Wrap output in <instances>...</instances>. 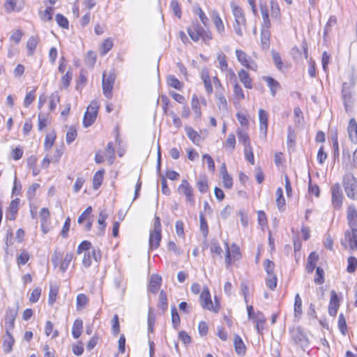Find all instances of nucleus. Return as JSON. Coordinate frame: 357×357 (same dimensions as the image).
<instances>
[{"label":"nucleus","instance_id":"nucleus-1","mask_svg":"<svg viewBox=\"0 0 357 357\" xmlns=\"http://www.w3.org/2000/svg\"><path fill=\"white\" fill-rule=\"evenodd\" d=\"M200 304L204 309L212 311L213 312H218L220 310V301L217 296L214 297L215 303H213L211 300V294L208 288L205 287L199 296Z\"/></svg>","mask_w":357,"mask_h":357},{"label":"nucleus","instance_id":"nucleus-2","mask_svg":"<svg viewBox=\"0 0 357 357\" xmlns=\"http://www.w3.org/2000/svg\"><path fill=\"white\" fill-rule=\"evenodd\" d=\"M73 258V254L72 252H67L63 259V255L56 250L52 257V262L54 268L59 267L61 273H65L68 268Z\"/></svg>","mask_w":357,"mask_h":357},{"label":"nucleus","instance_id":"nucleus-3","mask_svg":"<svg viewBox=\"0 0 357 357\" xmlns=\"http://www.w3.org/2000/svg\"><path fill=\"white\" fill-rule=\"evenodd\" d=\"M231 7L235 18V23L234 24V31L238 36H242L243 29L246 27V20L244 13L240 7L235 6L234 3L231 4Z\"/></svg>","mask_w":357,"mask_h":357},{"label":"nucleus","instance_id":"nucleus-4","mask_svg":"<svg viewBox=\"0 0 357 357\" xmlns=\"http://www.w3.org/2000/svg\"><path fill=\"white\" fill-rule=\"evenodd\" d=\"M344 191L347 197L351 199H357V179L352 174H347L342 181Z\"/></svg>","mask_w":357,"mask_h":357},{"label":"nucleus","instance_id":"nucleus-5","mask_svg":"<svg viewBox=\"0 0 357 357\" xmlns=\"http://www.w3.org/2000/svg\"><path fill=\"white\" fill-rule=\"evenodd\" d=\"M115 75L113 72H109L107 75L104 73L102 75V86L104 96L107 99L112 97V90L115 81Z\"/></svg>","mask_w":357,"mask_h":357},{"label":"nucleus","instance_id":"nucleus-6","mask_svg":"<svg viewBox=\"0 0 357 357\" xmlns=\"http://www.w3.org/2000/svg\"><path fill=\"white\" fill-rule=\"evenodd\" d=\"M178 191L181 195L185 197L186 201L190 203L191 206L195 205L194 190L190 183L183 179L181 183L178 187Z\"/></svg>","mask_w":357,"mask_h":357},{"label":"nucleus","instance_id":"nucleus-7","mask_svg":"<svg viewBox=\"0 0 357 357\" xmlns=\"http://www.w3.org/2000/svg\"><path fill=\"white\" fill-rule=\"evenodd\" d=\"M236 55L238 62L242 66L253 71L257 70V65L256 62L251 59V58L248 56L245 52L241 50H236Z\"/></svg>","mask_w":357,"mask_h":357},{"label":"nucleus","instance_id":"nucleus-8","mask_svg":"<svg viewBox=\"0 0 357 357\" xmlns=\"http://www.w3.org/2000/svg\"><path fill=\"white\" fill-rule=\"evenodd\" d=\"M225 245L226 248L225 263L228 266L231 264V259H239L241 257V254L240 252V248L236 244L233 243L231 245V248L229 247L227 243H225Z\"/></svg>","mask_w":357,"mask_h":357},{"label":"nucleus","instance_id":"nucleus-9","mask_svg":"<svg viewBox=\"0 0 357 357\" xmlns=\"http://www.w3.org/2000/svg\"><path fill=\"white\" fill-rule=\"evenodd\" d=\"M332 191V204L334 208L339 210L342 205L343 195L340 185L334 184L331 188Z\"/></svg>","mask_w":357,"mask_h":357},{"label":"nucleus","instance_id":"nucleus-10","mask_svg":"<svg viewBox=\"0 0 357 357\" xmlns=\"http://www.w3.org/2000/svg\"><path fill=\"white\" fill-rule=\"evenodd\" d=\"M18 305L16 307H8L6 311L5 327L6 331H11L15 326V320L17 315Z\"/></svg>","mask_w":357,"mask_h":357},{"label":"nucleus","instance_id":"nucleus-11","mask_svg":"<svg viewBox=\"0 0 357 357\" xmlns=\"http://www.w3.org/2000/svg\"><path fill=\"white\" fill-rule=\"evenodd\" d=\"M291 336L295 344L304 347L307 343V338L299 327L290 331Z\"/></svg>","mask_w":357,"mask_h":357},{"label":"nucleus","instance_id":"nucleus-12","mask_svg":"<svg viewBox=\"0 0 357 357\" xmlns=\"http://www.w3.org/2000/svg\"><path fill=\"white\" fill-rule=\"evenodd\" d=\"M92 259H93L96 261H98L101 259V254L99 250H96L93 249L91 252H84L82 264L85 268H89L92 263Z\"/></svg>","mask_w":357,"mask_h":357},{"label":"nucleus","instance_id":"nucleus-13","mask_svg":"<svg viewBox=\"0 0 357 357\" xmlns=\"http://www.w3.org/2000/svg\"><path fill=\"white\" fill-rule=\"evenodd\" d=\"M352 250H357V231L354 230H347L344 233V240Z\"/></svg>","mask_w":357,"mask_h":357},{"label":"nucleus","instance_id":"nucleus-14","mask_svg":"<svg viewBox=\"0 0 357 357\" xmlns=\"http://www.w3.org/2000/svg\"><path fill=\"white\" fill-rule=\"evenodd\" d=\"M347 220L351 229L357 231V211L354 206L347 208Z\"/></svg>","mask_w":357,"mask_h":357},{"label":"nucleus","instance_id":"nucleus-15","mask_svg":"<svg viewBox=\"0 0 357 357\" xmlns=\"http://www.w3.org/2000/svg\"><path fill=\"white\" fill-rule=\"evenodd\" d=\"M339 299L336 292L333 290L331 291V299L328 306V314L335 317L337 312V310L339 308Z\"/></svg>","mask_w":357,"mask_h":357},{"label":"nucleus","instance_id":"nucleus-16","mask_svg":"<svg viewBox=\"0 0 357 357\" xmlns=\"http://www.w3.org/2000/svg\"><path fill=\"white\" fill-rule=\"evenodd\" d=\"M259 128L261 132L264 137L267 135L268 115L266 111L263 109L259 110Z\"/></svg>","mask_w":357,"mask_h":357},{"label":"nucleus","instance_id":"nucleus-17","mask_svg":"<svg viewBox=\"0 0 357 357\" xmlns=\"http://www.w3.org/2000/svg\"><path fill=\"white\" fill-rule=\"evenodd\" d=\"M162 284V278L159 275L153 274L150 277L149 290L155 294L159 290Z\"/></svg>","mask_w":357,"mask_h":357},{"label":"nucleus","instance_id":"nucleus-18","mask_svg":"<svg viewBox=\"0 0 357 357\" xmlns=\"http://www.w3.org/2000/svg\"><path fill=\"white\" fill-rule=\"evenodd\" d=\"M161 241V231L151 230L149 235V248L156 249L159 247Z\"/></svg>","mask_w":357,"mask_h":357},{"label":"nucleus","instance_id":"nucleus-19","mask_svg":"<svg viewBox=\"0 0 357 357\" xmlns=\"http://www.w3.org/2000/svg\"><path fill=\"white\" fill-rule=\"evenodd\" d=\"M210 16L214 23L217 31L220 35H222L225 33V26L219 14L215 10H213L210 13Z\"/></svg>","mask_w":357,"mask_h":357},{"label":"nucleus","instance_id":"nucleus-20","mask_svg":"<svg viewBox=\"0 0 357 357\" xmlns=\"http://www.w3.org/2000/svg\"><path fill=\"white\" fill-rule=\"evenodd\" d=\"M302 300L298 294H296L294 298V316L296 321H299L302 317Z\"/></svg>","mask_w":357,"mask_h":357},{"label":"nucleus","instance_id":"nucleus-21","mask_svg":"<svg viewBox=\"0 0 357 357\" xmlns=\"http://www.w3.org/2000/svg\"><path fill=\"white\" fill-rule=\"evenodd\" d=\"M238 76L241 82L243 84V86L245 88L249 89H252V79L250 78L249 73L246 70L241 69V70L238 71Z\"/></svg>","mask_w":357,"mask_h":357},{"label":"nucleus","instance_id":"nucleus-22","mask_svg":"<svg viewBox=\"0 0 357 357\" xmlns=\"http://www.w3.org/2000/svg\"><path fill=\"white\" fill-rule=\"evenodd\" d=\"M347 132L351 141L352 142L357 143V123L354 119H350L347 128Z\"/></svg>","mask_w":357,"mask_h":357},{"label":"nucleus","instance_id":"nucleus-23","mask_svg":"<svg viewBox=\"0 0 357 357\" xmlns=\"http://www.w3.org/2000/svg\"><path fill=\"white\" fill-rule=\"evenodd\" d=\"M6 336L3 341V348L5 353H10L13 349L15 340L10 333V331H6Z\"/></svg>","mask_w":357,"mask_h":357},{"label":"nucleus","instance_id":"nucleus-24","mask_svg":"<svg viewBox=\"0 0 357 357\" xmlns=\"http://www.w3.org/2000/svg\"><path fill=\"white\" fill-rule=\"evenodd\" d=\"M20 205V199L16 198L11 201L9 208H8V214L7 215V218L10 220H14L15 219L16 214L17 213Z\"/></svg>","mask_w":357,"mask_h":357},{"label":"nucleus","instance_id":"nucleus-25","mask_svg":"<svg viewBox=\"0 0 357 357\" xmlns=\"http://www.w3.org/2000/svg\"><path fill=\"white\" fill-rule=\"evenodd\" d=\"M234 345L237 354L244 356L246 351V347L241 337L236 335L234 339Z\"/></svg>","mask_w":357,"mask_h":357},{"label":"nucleus","instance_id":"nucleus-26","mask_svg":"<svg viewBox=\"0 0 357 357\" xmlns=\"http://www.w3.org/2000/svg\"><path fill=\"white\" fill-rule=\"evenodd\" d=\"M192 26L195 29V31L199 33L204 40H209L212 39L211 33L208 30H204L198 22L193 23Z\"/></svg>","mask_w":357,"mask_h":357},{"label":"nucleus","instance_id":"nucleus-27","mask_svg":"<svg viewBox=\"0 0 357 357\" xmlns=\"http://www.w3.org/2000/svg\"><path fill=\"white\" fill-rule=\"evenodd\" d=\"M40 41V38L38 36H31L27 43H26V48L28 50V54L33 55L36 50V48Z\"/></svg>","mask_w":357,"mask_h":357},{"label":"nucleus","instance_id":"nucleus-28","mask_svg":"<svg viewBox=\"0 0 357 357\" xmlns=\"http://www.w3.org/2000/svg\"><path fill=\"white\" fill-rule=\"evenodd\" d=\"M319 259L318 255L312 252L310 254L307 258V264L306 266V269L308 273H312L316 267V264Z\"/></svg>","mask_w":357,"mask_h":357},{"label":"nucleus","instance_id":"nucleus-29","mask_svg":"<svg viewBox=\"0 0 357 357\" xmlns=\"http://www.w3.org/2000/svg\"><path fill=\"white\" fill-rule=\"evenodd\" d=\"M24 6V1H6L4 8L7 12L20 11Z\"/></svg>","mask_w":357,"mask_h":357},{"label":"nucleus","instance_id":"nucleus-30","mask_svg":"<svg viewBox=\"0 0 357 357\" xmlns=\"http://www.w3.org/2000/svg\"><path fill=\"white\" fill-rule=\"evenodd\" d=\"M256 328L258 333L261 334L264 328L266 318L261 312H257L255 314Z\"/></svg>","mask_w":357,"mask_h":357},{"label":"nucleus","instance_id":"nucleus-31","mask_svg":"<svg viewBox=\"0 0 357 357\" xmlns=\"http://www.w3.org/2000/svg\"><path fill=\"white\" fill-rule=\"evenodd\" d=\"M261 7V13L263 19V23L261 25V29H268L271 27V22L268 18V12L266 6H264L262 3L260 5Z\"/></svg>","mask_w":357,"mask_h":357},{"label":"nucleus","instance_id":"nucleus-32","mask_svg":"<svg viewBox=\"0 0 357 357\" xmlns=\"http://www.w3.org/2000/svg\"><path fill=\"white\" fill-rule=\"evenodd\" d=\"M83 328V321L80 319H77L73 323L72 328V335L74 338L77 339L80 337Z\"/></svg>","mask_w":357,"mask_h":357},{"label":"nucleus","instance_id":"nucleus-33","mask_svg":"<svg viewBox=\"0 0 357 357\" xmlns=\"http://www.w3.org/2000/svg\"><path fill=\"white\" fill-rule=\"evenodd\" d=\"M107 218V214L106 213V212L103 210L101 211L99 213L98 219V222L100 225V227L98 228V235H100V236H102L104 234L105 229V227L107 225L106 222H105V220Z\"/></svg>","mask_w":357,"mask_h":357},{"label":"nucleus","instance_id":"nucleus-34","mask_svg":"<svg viewBox=\"0 0 357 357\" xmlns=\"http://www.w3.org/2000/svg\"><path fill=\"white\" fill-rule=\"evenodd\" d=\"M237 135L240 143L243 144L244 147L250 146V139L248 132L242 129H237Z\"/></svg>","mask_w":357,"mask_h":357},{"label":"nucleus","instance_id":"nucleus-35","mask_svg":"<svg viewBox=\"0 0 357 357\" xmlns=\"http://www.w3.org/2000/svg\"><path fill=\"white\" fill-rule=\"evenodd\" d=\"M209 248L213 258H215V255L220 257V258L222 257L221 255L222 250L220 245V243L216 239H212L211 241Z\"/></svg>","mask_w":357,"mask_h":357},{"label":"nucleus","instance_id":"nucleus-36","mask_svg":"<svg viewBox=\"0 0 357 357\" xmlns=\"http://www.w3.org/2000/svg\"><path fill=\"white\" fill-rule=\"evenodd\" d=\"M185 133H186L187 136L189 137V139H191L194 144H198V142L201 139L200 135L196 130H195L192 128H191L190 126H185Z\"/></svg>","mask_w":357,"mask_h":357},{"label":"nucleus","instance_id":"nucleus-37","mask_svg":"<svg viewBox=\"0 0 357 357\" xmlns=\"http://www.w3.org/2000/svg\"><path fill=\"white\" fill-rule=\"evenodd\" d=\"M54 15V8L47 6L44 10L39 12L40 19L44 22H50L52 20Z\"/></svg>","mask_w":357,"mask_h":357},{"label":"nucleus","instance_id":"nucleus-38","mask_svg":"<svg viewBox=\"0 0 357 357\" xmlns=\"http://www.w3.org/2000/svg\"><path fill=\"white\" fill-rule=\"evenodd\" d=\"M104 169L99 170L96 172L93 177V188L95 190L98 189L102 185L103 181Z\"/></svg>","mask_w":357,"mask_h":357},{"label":"nucleus","instance_id":"nucleus-39","mask_svg":"<svg viewBox=\"0 0 357 357\" xmlns=\"http://www.w3.org/2000/svg\"><path fill=\"white\" fill-rule=\"evenodd\" d=\"M105 155L107 158L109 164L112 165L114 160L115 150L112 142H109L107 145Z\"/></svg>","mask_w":357,"mask_h":357},{"label":"nucleus","instance_id":"nucleus-40","mask_svg":"<svg viewBox=\"0 0 357 357\" xmlns=\"http://www.w3.org/2000/svg\"><path fill=\"white\" fill-rule=\"evenodd\" d=\"M216 98L218 100V106L220 110L227 111V102L224 96V92L218 91L215 92Z\"/></svg>","mask_w":357,"mask_h":357},{"label":"nucleus","instance_id":"nucleus-41","mask_svg":"<svg viewBox=\"0 0 357 357\" xmlns=\"http://www.w3.org/2000/svg\"><path fill=\"white\" fill-rule=\"evenodd\" d=\"M264 79L267 82V84L271 89V94L274 96L277 90L280 87L279 82L271 77H264Z\"/></svg>","mask_w":357,"mask_h":357},{"label":"nucleus","instance_id":"nucleus-42","mask_svg":"<svg viewBox=\"0 0 357 357\" xmlns=\"http://www.w3.org/2000/svg\"><path fill=\"white\" fill-rule=\"evenodd\" d=\"M89 303L88 297L84 294H79L77 296L76 306L77 310H82Z\"/></svg>","mask_w":357,"mask_h":357},{"label":"nucleus","instance_id":"nucleus-43","mask_svg":"<svg viewBox=\"0 0 357 357\" xmlns=\"http://www.w3.org/2000/svg\"><path fill=\"white\" fill-rule=\"evenodd\" d=\"M167 82L169 86L177 90H181L183 87V84L174 75H169Z\"/></svg>","mask_w":357,"mask_h":357},{"label":"nucleus","instance_id":"nucleus-44","mask_svg":"<svg viewBox=\"0 0 357 357\" xmlns=\"http://www.w3.org/2000/svg\"><path fill=\"white\" fill-rule=\"evenodd\" d=\"M276 204L279 210H282L285 205V199L283 196V191L281 188H278L275 192Z\"/></svg>","mask_w":357,"mask_h":357},{"label":"nucleus","instance_id":"nucleus-45","mask_svg":"<svg viewBox=\"0 0 357 357\" xmlns=\"http://www.w3.org/2000/svg\"><path fill=\"white\" fill-rule=\"evenodd\" d=\"M56 139V133L52 131L47 134L45 137L44 147L45 149L48 151L50 150L54 144V140Z\"/></svg>","mask_w":357,"mask_h":357},{"label":"nucleus","instance_id":"nucleus-46","mask_svg":"<svg viewBox=\"0 0 357 357\" xmlns=\"http://www.w3.org/2000/svg\"><path fill=\"white\" fill-rule=\"evenodd\" d=\"M191 104H192V110L194 111V112L196 115V117L200 118V116H202L201 107H200L199 100L195 95H194L192 98Z\"/></svg>","mask_w":357,"mask_h":357},{"label":"nucleus","instance_id":"nucleus-47","mask_svg":"<svg viewBox=\"0 0 357 357\" xmlns=\"http://www.w3.org/2000/svg\"><path fill=\"white\" fill-rule=\"evenodd\" d=\"M53 324L50 321H46L45 333L47 336L52 335V338H55L59 335L57 330H53Z\"/></svg>","mask_w":357,"mask_h":357},{"label":"nucleus","instance_id":"nucleus-48","mask_svg":"<svg viewBox=\"0 0 357 357\" xmlns=\"http://www.w3.org/2000/svg\"><path fill=\"white\" fill-rule=\"evenodd\" d=\"M167 306H168V304H167V298L166 293L163 290H162L160 292L159 302L158 304V307L159 308L162 309V311H165L167 309Z\"/></svg>","mask_w":357,"mask_h":357},{"label":"nucleus","instance_id":"nucleus-49","mask_svg":"<svg viewBox=\"0 0 357 357\" xmlns=\"http://www.w3.org/2000/svg\"><path fill=\"white\" fill-rule=\"evenodd\" d=\"M55 20L57 24L63 29H68L69 28V22L68 19L61 14H56L55 16Z\"/></svg>","mask_w":357,"mask_h":357},{"label":"nucleus","instance_id":"nucleus-50","mask_svg":"<svg viewBox=\"0 0 357 357\" xmlns=\"http://www.w3.org/2000/svg\"><path fill=\"white\" fill-rule=\"evenodd\" d=\"M113 47V41L111 38H106L102 43L100 47V53L102 55L106 54Z\"/></svg>","mask_w":357,"mask_h":357},{"label":"nucleus","instance_id":"nucleus-51","mask_svg":"<svg viewBox=\"0 0 357 357\" xmlns=\"http://www.w3.org/2000/svg\"><path fill=\"white\" fill-rule=\"evenodd\" d=\"M270 31L268 29L261 30V42L264 47L267 48L269 46Z\"/></svg>","mask_w":357,"mask_h":357},{"label":"nucleus","instance_id":"nucleus-52","mask_svg":"<svg viewBox=\"0 0 357 357\" xmlns=\"http://www.w3.org/2000/svg\"><path fill=\"white\" fill-rule=\"evenodd\" d=\"M96 119V116L91 114L89 113V111H86L84 119H83V125L84 127L87 128L91 126Z\"/></svg>","mask_w":357,"mask_h":357},{"label":"nucleus","instance_id":"nucleus-53","mask_svg":"<svg viewBox=\"0 0 357 357\" xmlns=\"http://www.w3.org/2000/svg\"><path fill=\"white\" fill-rule=\"evenodd\" d=\"M50 121L47 114L42 113L38 114V129L42 130L43 128L47 126Z\"/></svg>","mask_w":357,"mask_h":357},{"label":"nucleus","instance_id":"nucleus-54","mask_svg":"<svg viewBox=\"0 0 357 357\" xmlns=\"http://www.w3.org/2000/svg\"><path fill=\"white\" fill-rule=\"evenodd\" d=\"M217 60L218 61L219 68L220 70L222 71L227 70L228 64L226 60V55L222 52L219 53L217 56Z\"/></svg>","mask_w":357,"mask_h":357},{"label":"nucleus","instance_id":"nucleus-55","mask_svg":"<svg viewBox=\"0 0 357 357\" xmlns=\"http://www.w3.org/2000/svg\"><path fill=\"white\" fill-rule=\"evenodd\" d=\"M277 277L275 274L268 275L266 279V284L271 290H274L277 287Z\"/></svg>","mask_w":357,"mask_h":357},{"label":"nucleus","instance_id":"nucleus-56","mask_svg":"<svg viewBox=\"0 0 357 357\" xmlns=\"http://www.w3.org/2000/svg\"><path fill=\"white\" fill-rule=\"evenodd\" d=\"M195 13L197 15L202 22V23L205 26H207L209 24V20L207 17V16L205 15L204 11L199 8H195L194 10Z\"/></svg>","mask_w":357,"mask_h":357},{"label":"nucleus","instance_id":"nucleus-57","mask_svg":"<svg viewBox=\"0 0 357 357\" xmlns=\"http://www.w3.org/2000/svg\"><path fill=\"white\" fill-rule=\"evenodd\" d=\"M234 94L235 98L238 100H242L245 98L243 91L237 82H235L234 85Z\"/></svg>","mask_w":357,"mask_h":357},{"label":"nucleus","instance_id":"nucleus-58","mask_svg":"<svg viewBox=\"0 0 357 357\" xmlns=\"http://www.w3.org/2000/svg\"><path fill=\"white\" fill-rule=\"evenodd\" d=\"M171 314L172 326L176 328L180 324V317L175 306L172 307Z\"/></svg>","mask_w":357,"mask_h":357},{"label":"nucleus","instance_id":"nucleus-59","mask_svg":"<svg viewBox=\"0 0 357 357\" xmlns=\"http://www.w3.org/2000/svg\"><path fill=\"white\" fill-rule=\"evenodd\" d=\"M338 328L340 331L343 335H346L347 331V326L346 323V319L343 315V314H340L338 317Z\"/></svg>","mask_w":357,"mask_h":357},{"label":"nucleus","instance_id":"nucleus-60","mask_svg":"<svg viewBox=\"0 0 357 357\" xmlns=\"http://www.w3.org/2000/svg\"><path fill=\"white\" fill-rule=\"evenodd\" d=\"M337 23V19L335 16H331L328 19L324 30V37L325 38L327 34L331 31V27L335 25Z\"/></svg>","mask_w":357,"mask_h":357},{"label":"nucleus","instance_id":"nucleus-61","mask_svg":"<svg viewBox=\"0 0 357 357\" xmlns=\"http://www.w3.org/2000/svg\"><path fill=\"white\" fill-rule=\"evenodd\" d=\"M225 148L230 149L231 151L234 150L236 146V137L232 133L229 134L225 141Z\"/></svg>","mask_w":357,"mask_h":357},{"label":"nucleus","instance_id":"nucleus-62","mask_svg":"<svg viewBox=\"0 0 357 357\" xmlns=\"http://www.w3.org/2000/svg\"><path fill=\"white\" fill-rule=\"evenodd\" d=\"M272 57L275 66L281 70L283 67V62L280 54L275 51H272Z\"/></svg>","mask_w":357,"mask_h":357},{"label":"nucleus","instance_id":"nucleus-63","mask_svg":"<svg viewBox=\"0 0 357 357\" xmlns=\"http://www.w3.org/2000/svg\"><path fill=\"white\" fill-rule=\"evenodd\" d=\"M357 267V259L354 257H349L348 258V266L347 271L348 273H354Z\"/></svg>","mask_w":357,"mask_h":357},{"label":"nucleus","instance_id":"nucleus-64","mask_svg":"<svg viewBox=\"0 0 357 357\" xmlns=\"http://www.w3.org/2000/svg\"><path fill=\"white\" fill-rule=\"evenodd\" d=\"M197 187L201 193H205L208 190V183L206 178H202L197 181Z\"/></svg>","mask_w":357,"mask_h":357}]
</instances>
